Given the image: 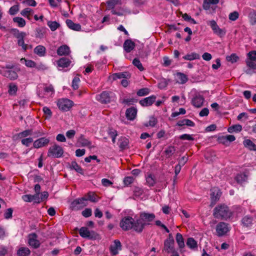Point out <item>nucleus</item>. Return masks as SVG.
I'll use <instances>...</instances> for the list:
<instances>
[{"label":"nucleus","instance_id":"obj_37","mask_svg":"<svg viewBox=\"0 0 256 256\" xmlns=\"http://www.w3.org/2000/svg\"><path fill=\"white\" fill-rule=\"evenodd\" d=\"M186 244L191 249H194L196 248L198 246L197 242L194 240V238H188Z\"/></svg>","mask_w":256,"mask_h":256},{"label":"nucleus","instance_id":"obj_11","mask_svg":"<svg viewBox=\"0 0 256 256\" xmlns=\"http://www.w3.org/2000/svg\"><path fill=\"white\" fill-rule=\"evenodd\" d=\"M122 247L120 242L118 240H116L114 241V244L110 246V250L111 254L115 256L118 254V250H122Z\"/></svg>","mask_w":256,"mask_h":256},{"label":"nucleus","instance_id":"obj_21","mask_svg":"<svg viewBox=\"0 0 256 256\" xmlns=\"http://www.w3.org/2000/svg\"><path fill=\"white\" fill-rule=\"evenodd\" d=\"M122 4V0H108L106 2L107 9H114V7Z\"/></svg>","mask_w":256,"mask_h":256},{"label":"nucleus","instance_id":"obj_26","mask_svg":"<svg viewBox=\"0 0 256 256\" xmlns=\"http://www.w3.org/2000/svg\"><path fill=\"white\" fill-rule=\"evenodd\" d=\"M68 168L70 170H74L76 172L80 174H83V170L82 168L78 165V164L74 161L72 162L71 164H68Z\"/></svg>","mask_w":256,"mask_h":256},{"label":"nucleus","instance_id":"obj_49","mask_svg":"<svg viewBox=\"0 0 256 256\" xmlns=\"http://www.w3.org/2000/svg\"><path fill=\"white\" fill-rule=\"evenodd\" d=\"M32 129L30 130H26L21 132H20L18 134V136L20 138H25L28 136H32Z\"/></svg>","mask_w":256,"mask_h":256},{"label":"nucleus","instance_id":"obj_32","mask_svg":"<svg viewBox=\"0 0 256 256\" xmlns=\"http://www.w3.org/2000/svg\"><path fill=\"white\" fill-rule=\"evenodd\" d=\"M183 58L185 60H198L200 58V56L196 52H192L190 54H187L184 56Z\"/></svg>","mask_w":256,"mask_h":256},{"label":"nucleus","instance_id":"obj_13","mask_svg":"<svg viewBox=\"0 0 256 256\" xmlns=\"http://www.w3.org/2000/svg\"><path fill=\"white\" fill-rule=\"evenodd\" d=\"M37 237V234L35 233H32L29 235L28 244L34 248H38L40 246L39 240H36Z\"/></svg>","mask_w":256,"mask_h":256},{"label":"nucleus","instance_id":"obj_5","mask_svg":"<svg viewBox=\"0 0 256 256\" xmlns=\"http://www.w3.org/2000/svg\"><path fill=\"white\" fill-rule=\"evenodd\" d=\"M63 148L59 145L54 144L50 146L48 152V156L53 158H59L62 156Z\"/></svg>","mask_w":256,"mask_h":256},{"label":"nucleus","instance_id":"obj_50","mask_svg":"<svg viewBox=\"0 0 256 256\" xmlns=\"http://www.w3.org/2000/svg\"><path fill=\"white\" fill-rule=\"evenodd\" d=\"M19 10V5L16 4L12 6L9 10L8 12L10 14L14 16L16 14Z\"/></svg>","mask_w":256,"mask_h":256},{"label":"nucleus","instance_id":"obj_14","mask_svg":"<svg viewBox=\"0 0 256 256\" xmlns=\"http://www.w3.org/2000/svg\"><path fill=\"white\" fill-rule=\"evenodd\" d=\"M204 102L203 96L198 94L196 95L192 100V104L196 108H200L202 106Z\"/></svg>","mask_w":256,"mask_h":256},{"label":"nucleus","instance_id":"obj_8","mask_svg":"<svg viewBox=\"0 0 256 256\" xmlns=\"http://www.w3.org/2000/svg\"><path fill=\"white\" fill-rule=\"evenodd\" d=\"M229 231L228 224L224 222H220L216 226V232L218 236H222Z\"/></svg>","mask_w":256,"mask_h":256},{"label":"nucleus","instance_id":"obj_56","mask_svg":"<svg viewBox=\"0 0 256 256\" xmlns=\"http://www.w3.org/2000/svg\"><path fill=\"white\" fill-rule=\"evenodd\" d=\"M13 210L12 208H8L6 210L4 213V217L6 219L11 218L12 216Z\"/></svg>","mask_w":256,"mask_h":256},{"label":"nucleus","instance_id":"obj_22","mask_svg":"<svg viewBox=\"0 0 256 256\" xmlns=\"http://www.w3.org/2000/svg\"><path fill=\"white\" fill-rule=\"evenodd\" d=\"M129 140L126 138H121L118 140V145L122 150H126L128 148Z\"/></svg>","mask_w":256,"mask_h":256},{"label":"nucleus","instance_id":"obj_64","mask_svg":"<svg viewBox=\"0 0 256 256\" xmlns=\"http://www.w3.org/2000/svg\"><path fill=\"white\" fill-rule=\"evenodd\" d=\"M238 13L234 11L229 14V19L231 20L234 21L238 18Z\"/></svg>","mask_w":256,"mask_h":256},{"label":"nucleus","instance_id":"obj_33","mask_svg":"<svg viewBox=\"0 0 256 256\" xmlns=\"http://www.w3.org/2000/svg\"><path fill=\"white\" fill-rule=\"evenodd\" d=\"M20 62L28 68H35L36 66V63L32 60L22 58L20 59Z\"/></svg>","mask_w":256,"mask_h":256},{"label":"nucleus","instance_id":"obj_46","mask_svg":"<svg viewBox=\"0 0 256 256\" xmlns=\"http://www.w3.org/2000/svg\"><path fill=\"white\" fill-rule=\"evenodd\" d=\"M132 64L140 71H143L144 70V68L141 62L138 58H135L132 61Z\"/></svg>","mask_w":256,"mask_h":256},{"label":"nucleus","instance_id":"obj_63","mask_svg":"<svg viewBox=\"0 0 256 256\" xmlns=\"http://www.w3.org/2000/svg\"><path fill=\"white\" fill-rule=\"evenodd\" d=\"M24 38H22L20 39H18V44L19 46L22 47L24 50H26L28 48V45L24 44Z\"/></svg>","mask_w":256,"mask_h":256},{"label":"nucleus","instance_id":"obj_44","mask_svg":"<svg viewBox=\"0 0 256 256\" xmlns=\"http://www.w3.org/2000/svg\"><path fill=\"white\" fill-rule=\"evenodd\" d=\"M176 150L174 146H168L164 150V153L170 157L175 152Z\"/></svg>","mask_w":256,"mask_h":256},{"label":"nucleus","instance_id":"obj_30","mask_svg":"<svg viewBox=\"0 0 256 256\" xmlns=\"http://www.w3.org/2000/svg\"><path fill=\"white\" fill-rule=\"evenodd\" d=\"M252 218L248 216H245L242 220V222L244 226L249 227L252 224Z\"/></svg>","mask_w":256,"mask_h":256},{"label":"nucleus","instance_id":"obj_4","mask_svg":"<svg viewBox=\"0 0 256 256\" xmlns=\"http://www.w3.org/2000/svg\"><path fill=\"white\" fill-rule=\"evenodd\" d=\"M96 100L102 104H106L116 100L115 94L109 91H104L96 96Z\"/></svg>","mask_w":256,"mask_h":256},{"label":"nucleus","instance_id":"obj_15","mask_svg":"<svg viewBox=\"0 0 256 256\" xmlns=\"http://www.w3.org/2000/svg\"><path fill=\"white\" fill-rule=\"evenodd\" d=\"M156 100V96L152 95L140 100V104L143 106H151Z\"/></svg>","mask_w":256,"mask_h":256},{"label":"nucleus","instance_id":"obj_60","mask_svg":"<svg viewBox=\"0 0 256 256\" xmlns=\"http://www.w3.org/2000/svg\"><path fill=\"white\" fill-rule=\"evenodd\" d=\"M43 135H44V133L42 132V130H38L34 131L32 130V136L34 138H38L42 136Z\"/></svg>","mask_w":256,"mask_h":256},{"label":"nucleus","instance_id":"obj_19","mask_svg":"<svg viewBox=\"0 0 256 256\" xmlns=\"http://www.w3.org/2000/svg\"><path fill=\"white\" fill-rule=\"evenodd\" d=\"M85 198L86 199V201L88 200L92 202H96L98 200L99 198L96 194L94 192H90L84 196Z\"/></svg>","mask_w":256,"mask_h":256},{"label":"nucleus","instance_id":"obj_48","mask_svg":"<svg viewBox=\"0 0 256 256\" xmlns=\"http://www.w3.org/2000/svg\"><path fill=\"white\" fill-rule=\"evenodd\" d=\"M150 93V90L148 88H142L137 92V95L140 96H144Z\"/></svg>","mask_w":256,"mask_h":256},{"label":"nucleus","instance_id":"obj_54","mask_svg":"<svg viewBox=\"0 0 256 256\" xmlns=\"http://www.w3.org/2000/svg\"><path fill=\"white\" fill-rule=\"evenodd\" d=\"M18 90V87L14 84H10L9 85L8 92L11 95L16 94Z\"/></svg>","mask_w":256,"mask_h":256},{"label":"nucleus","instance_id":"obj_18","mask_svg":"<svg viewBox=\"0 0 256 256\" xmlns=\"http://www.w3.org/2000/svg\"><path fill=\"white\" fill-rule=\"evenodd\" d=\"M135 47V43L131 40H126L124 44V48L126 52H130Z\"/></svg>","mask_w":256,"mask_h":256},{"label":"nucleus","instance_id":"obj_62","mask_svg":"<svg viewBox=\"0 0 256 256\" xmlns=\"http://www.w3.org/2000/svg\"><path fill=\"white\" fill-rule=\"evenodd\" d=\"M246 62L248 66L252 69L256 70V62H255L254 60H246Z\"/></svg>","mask_w":256,"mask_h":256},{"label":"nucleus","instance_id":"obj_2","mask_svg":"<svg viewBox=\"0 0 256 256\" xmlns=\"http://www.w3.org/2000/svg\"><path fill=\"white\" fill-rule=\"evenodd\" d=\"M232 213L225 204H220L214 209L213 215L215 218L227 220L232 216Z\"/></svg>","mask_w":256,"mask_h":256},{"label":"nucleus","instance_id":"obj_1","mask_svg":"<svg viewBox=\"0 0 256 256\" xmlns=\"http://www.w3.org/2000/svg\"><path fill=\"white\" fill-rule=\"evenodd\" d=\"M156 218V216L153 213H148L146 212H142L140 214L138 218H137V224L136 230L138 233L142 232L145 226L150 224V222H152Z\"/></svg>","mask_w":256,"mask_h":256},{"label":"nucleus","instance_id":"obj_20","mask_svg":"<svg viewBox=\"0 0 256 256\" xmlns=\"http://www.w3.org/2000/svg\"><path fill=\"white\" fill-rule=\"evenodd\" d=\"M66 24L72 30L80 31L81 30V26L80 24L74 23L70 20H67Z\"/></svg>","mask_w":256,"mask_h":256},{"label":"nucleus","instance_id":"obj_36","mask_svg":"<svg viewBox=\"0 0 256 256\" xmlns=\"http://www.w3.org/2000/svg\"><path fill=\"white\" fill-rule=\"evenodd\" d=\"M33 12H34L32 9L27 8L22 10L20 12V14L22 16L27 18L28 20H30V16L32 14Z\"/></svg>","mask_w":256,"mask_h":256},{"label":"nucleus","instance_id":"obj_38","mask_svg":"<svg viewBox=\"0 0 256 256\" xmlns=\"http://www.w3.org/2000/svg\"><path fill=\"white\" fill-rule=\"evenodd\" d=\"M178 79L179 80V83L184 84L188 80V78L185 74L182 72H178L176 74Z\"/></svg>","mask_w":256,"mask_h":256},{"label":"nucleus","instance_id":"obj_27","mask_svg":"<svg viewBox=\"0 0 256 256\" xmlns=\"http://www.w3.org/2000/svg\"><path fill=\"white\" fill-rule=\"evenodd\" d=\"M176 124L178 126L186 125L190 126H194L195 125L194 123L192 120L188 119H183L182 120H180L178 121Z\"/></svg>","mask_w":256,"mask_h":256},{"label":"nucleus","instance_id":"obj_55","mask_svg":"<svg viewBox=\"0 0 256 256\" xmlns=\"http://www.w3.org/2000/svg\"><path fill=\"white\" fill-rule=\"evenodd\" d=\"M246 179V176L244 174H238L236 177V180L238 183H242L245 181Z\"/></svg>","mask_w":256,"mask_h":256},{"label":"nucleus","instance_id":"obj_45","mask_svg":"<svg viewBox=\"0 0 256 256\" xmlns=\"http://www.w3.org/2000/svg\"><path fill=\"white\" fill-rule=\"evenodd\" d=\"M226 59L227 61L234 63L238 60V57L236 54H232L230 56H227Z\"/></svg>","mask_w":256,"mask_h":256},{"label":"nucleus","instance_id":"obj_58","mask_svg":"<svg viewBox=\"0 0 256 256\" xmlns=\"http://www.w3.org/2000/svg\"><path fill=\"white\" fill-rule=\"evenodd\" d=\"M146 183L150 186H154L156 183L154 179L151 174L149 175L146 179Z\"/></svg>","mask_w":256,"mask_h":256},{"label":"nucleus","instance_id":"obj_3","mask_svg":"<svg viewBox=\"0 0 256 256\" xmlns=\"http://www.w3.org/2000/svg\"><path fill=\"white\" fill-rule=\"evenodd\" d=\"M137 224V220H134L131 216H124L120 220V226L124 231H127L130 230H133L136 232L138 231L136 230Z\"/></svg>","mask_w":256,"mask_h":256},{"label":"nucleus","instance_id":"obj_53","mask_svg":"<svg viewBox=\"0 0 256 256\" xmlns=\"http://www.w3.org/2000/svg\"><path fill=\"white\" fill-rule=\"evenodd\" d=\"M210 195L212 201H214L215 202L219 199L220 196V194L218 190L216 192V194L215 191H212Z\"/></svg>","mask_w":256,"mask_h":256},{"label":"nucleus","instance_id":"obj_41","mask_svg":"<svg viewBox=\"0 0 256 256\" xmlns=\"http://www.w3.org/2000/svg\"><path fill=\"white\" fill-rule=\"evenodd\" d=\"M248 16L250 24L252 25L255 24L256 23V12L254 10H252L250 12Z\"/></svg>","mask_w":256,"mask_h":256},{"label":"nucleus","instance_id":"obj_35","mask_svg":"<svg viewBox=\"0 0 256 256\" xmlns=\"http://www.w3.org/2000/svg\"><path fill=\"white\" fill-rule=\"evenodd\" d=\"M46 29L44 28H38L36 30L35 36L37 38H42L44 36Z\"/></svg>","mask_w":256,"mask_h":256},{"label":"nucleus","instance_id":"obj_40","mask_svg":"<svg viewBox=\"0 0 256 256\" xmlns=\"http://www.w3.org/2000/svg\"><path fill=\"white\" fill-rule=\"evenodd\" d=\"M242 130V126L240 124H235L232 126H230L228 128V131L232 133L234 132H240Z\"/></svg>","mask_w":256,"mask_h":256},{"label":"nucleus","instance_id":"obj_34","mask_svg":"<svg viewBox=\"0 0 256 256\" xmlns=\"http://www.w3.org/2000/svg\"><path fill=\"white\" fill-rule=\"evenodd\" d=\"M244 144L250 150H256V145L250 140H244Z\"/></svg>","mask_w":256,"mask_h":256},{"label":"nucleus","instance_id":"obj_47","mask_svg":"<svg viewBox=\"0 0 256 256\" xmlns=\"http://www.w3.org/2000/svg\"><path fill=\"white\" fill-rule=\"evenodd\" d=\"M80 82V79L78 76H75L72 82V86L74 90H76L78 88V84Z\"/></svg>","mask_w":256,"mask_h":256},{"label":"nucleus","instance_id":"obj_59","mask_svg":"<svg viewBox=\"0 0 256 256\" xmlns=\"http://www.w3.org/2000/svg\"><path fill=\"white\" fill-rule=\"evenodd\" d=\"M82 214L83 216L85 218H88L92 216V210L91 208H86L82 212Z\"/></svg>","mask_w":256,"mask_h":256},{"label":"nucleus","instance_id":"obj_6","mask_svg":"<svg viewBox=\"0 0 256 256\" xmlns=\"http://www.w3.org/2000/svg\"><path fill=\"white\" fill-rule=\"evenodd\" d=\"M88 203L84 196L76 198L70 204V208L73 210H78L82 209L88 205Z\"/></svg>","mask_w":256,"mask_h":256},{"label":"nucleus","instance_id":"obj_39","mask_svg":"<svg viewBox=\"0 0 256 256\" xmlns=\"http://www.w3.org/2000/svg\"><path fill=\"white\" fill-rule=\"evenodd\" d=\"M176 239L179 247L180 248H184V242L182 236L180 233H177L176 234Z\"/></svg>","mask_w":256,"mask_h":256},{"label":"nucleus","instance_id":"obj_57","mask_svg":"<svg viewBox=\"0 0 256 256\" xmlns=\"http://www.w3.org/2000/svg\"><path fill=\"white\" fill-rule=\"evenodd\" d=\"M21 142L23 145L26 146H29L30 144L33 142V139L32 138H23Z\"/></svg>","mask_w":256,"mask_h":256},{"label":"nucleus","instance_id":"obj_16","mask_svg":"<svg viewBox=\"0 0 256 256\" xmlns=\"http://www.w3.org/2000/svg\"><path fill=\"white\" fill-rule=\"evenodd\" d=\"M137 110L134 107H131L126 110V118L130 120H134L136 116Z\"/></svg>","mask_w":256,"mask_h":256},{"label":"nucleus","instance_id":"obj_43","mask_svg":"<svg viewBox=\"0 0 256 256\" xmlns=\"http://www.w3.org/2000/svg\"><path fill=\"white\" fill-rule=\"evenodd\" d=\"M74 106V103L72 100L65 98V110H70Z\"/></svg>","mask_w":256,"mask_h":256},{"label":"nucleus","instance_id":"obj_7","mask_svg":"<svg viewBox=\"0 0 256 256\" xmlns=\"http://www.w3.org/2000/svg\"><path fill=\"white\" fill-rule=\"evenodd\" d=\"M79 234L82 238L89 240H95L97 234L93 230H90L86 226L82 227L79 230Z\"/></svg>","mask_w":256,"mask_h":256},{"label":"nucleus","instance_id":"obj_52","mask_svg":"<svg viewBox=\"0 0 256 256\" xmlns=\"http://www.w3.org/2000/svg\"><path fill=\"white\" fill-rule=\"evenodd\" d=\"M56 64L59 70H62L64 68V58H62L56 61Z\"/></svg>","mask_w":256,"mask_h":256},{"label":"nucleus","instance_id":"obj_23","mask_svg":"<svg viewBox=\"0 0 256 256\" xmlns=\"http://www.w3.org/2000/svg\"><path fill=\"white\" fill-rule=\"evenodd\" d=\"M46 48L44 46L39 45L34 49V52L40 56H44L46 54Z\"/></svg>","mask_w":256,"mask_h":256},{"label":"nucleus","instance_id":"obj_24","mask_svg":"<svg viewBox=\"0 0 256 256\" xmlns=\"http://www.w3.org/2000/svg\"><path fill=\"white\" fill-rule=\"evenodd\" d=\"M10 32L13 34V36L17 38L18 39H20L22 38H24L26 34L24 32H20L18 30L17 28H12L10 30Z\"/></svg>","mask_w":256,"mask_h":256},{"label":"nucleus","instance_id":"obj_51","mask_svg":"<svg viewBox=\"0 0 256 256\" xmlns=\"http://www.w3.org/2000/svg\"><path fill=\"white\" fill-rule=\"evenodd\" d=\"M48 25L52 31H54L60 26L58 23L56 22H48Z\"/></svg>","mask_w":256,"mask_h":256},{"label":"nucleus","instance_id":"obj_9","mask_svg":"<svg viewBox=\"0 0 256 256\" xmlns=\"http://www.w3.org/2000/svg\"><path fill=\"white\" fill-rule=\"evenodd\" d=\"M0 74L11 80H16L18 77L17 72L13 70H6L3 68L0 70Z\"/></svg>","mask_w":256,"mask_h":256},{"label":"nucleus","instance_id":"obj_17","mask_svg":"<svg viewBox=\"0 0 256 256\" xmlns=\"http://www.w3.org/2000/svg\"><path fill=\"white\" fill-rule=\"evenodd\" d=\"M174 244V242L164 240L163 250H164L166 252L168 253H170L171 252L175 251Z\"/></svg>","mask_w":256,"mask_h":256},{"label":"nucleus","instance_id":"obj_28","mask_svg":"<svg viewBox=\"0 0 256 256\" xmlns=\"http://www.w3.org/2000/svg\"><path fill=\"white\" fill-rule=\"evenodd\" d=\"M78 142L83 146H88L90 148H92V147L91 146L92 142L88 140L85 138L82 135H81V136L80 137Z\"/></svg>","mask_w":256,"mask_h":256},{"label":"nucleus","instance_id":"obj_31","mask_svg":"<svg viewBox=\"0 0 256 256\" xmlns=\"http://www.w3.org/2000/svg\"><path fill=\"white\" fill-rule=\"evenodd\" d=\"M13 22L16 24L18 27L23 28L26 24V20L21 17H14L13 18Z\"/></svg>","mask_w":256,"mask_h":256},{"label":"nucleus","instance_id":"obj_12","mask_svg":"<svg viewBox=\"0 0 256 256\" xmlns=\"http://www.w3.org/2000/svg\"><path fill=\"white\" fill-rule=\"evenodd\" d=\"M22 199L26 202H34L35 203L40 202V197L38 194H34V195L31 194H25L22 196Z\"/></svg>","mask_w":256,"mask_h":256},{"label":"nucleus","instance_id":"obj_29","mask_svg":"<svg viewBox=\"0 0 256 256\" xmlns=\"http://www.w3.org/2000/svg\"><path fill=\"white\" fill-rule=\"evenodd\" d=\"M30 253V251L28 248L22 247L18 250L17 255L18 256H28Z\"/></svg>","mask_w":256,"mask_h":256},{"label":"nucleus","instance_id":"obj_61","mask_svg":"<svg viewBox=\"0 0 256 256\" xmlns=\"http://www.w3.org/2000/svg\"><path fill=\"white\" fill-rule=\"evenodd\" d=\"M246 60H256V51L252 50L248 54V58Z\"/></svg>","mask_w":256,"mask_h":256},{"label":"nucleus","instance_id":"obj_25","mask_svg":"<svg viewBox=\"0 0 256 256\" xmlns=\"http://www.w3.org/2000/svg\"><path fill=\"white\" fill-rule=\"evenodd\" d=\"M112 76L114 80H116L117 79H120L122 78H130V75L128 72H118L114 74H112Z\"/></svg>","mask_w":256,"mask_h":256},{"label":"nucleus","instance_id":"obj_10","mask_svg":"<svg viewBox=\"0 0 256 256\" xmlns=\"http://www.w3.org/2000/svg\"><path fill=\"white\" fill-rule=\"evenodd\" d=\"M50 142V140L49 138H46L45 137L40 138L34 142V148H38L45 146L48 144Z\"/></svg>","mask_w":256,"mask_h":256},{"label":"nucleus","instance_id":"obj_42","mask_svg":"<svg viewBox=\"0 0 256 256\" xmlns=\"http://www.w3.org/2000/svg\"><path fill=\"white\" fill-rule=\"evenodd\" d=\"M207 24L210 26L214 34L216 33V32L220 28L219 26L214 20L208 21L207 22Z\"/></svg>","mask_w":256,"mask_h":256}]
</instances>
